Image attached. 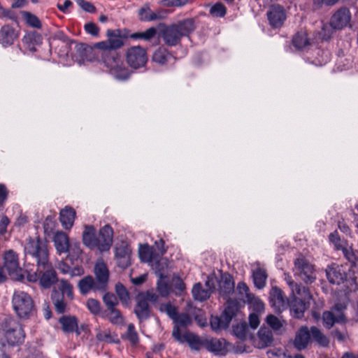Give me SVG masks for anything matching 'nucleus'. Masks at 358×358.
<instances>
[{
  "instance_id": "obj_1",
  "label": "nucleus",
  "mask_w": 358,
  "mask_h": 358,
  "mask_svg": "<svg viewBox=\"0 0 358 358\" xmlns=\"http://www.w3.org/2000/svg\"><path fill=\"white\" fill-rule=\"evenodd\" d=\"M159 310L161 313H166L173 320L174 325L172 336L177 342L180 344L187 343L193 350H201L204 344L201 338L187 330V328L192 323L189 314L178 313V308L171 302L160 304Z\"/></svg>"
},
{
  "instance_id": "obj_2",
  "label": "nucleus",
  "mask_w": 358,
  "mask_h": 358,
  "mask_svg": "<svg viewBox=\"0 0 358 358\" xmlns=\"http://www.w3.org/2000/svg\"><path fill=\"white\" fill-rule=\"evenodd\" d=\"M128 29H108L106 31L107 39L94 44V48L101 50V60L109 58H117L119 54L117 50L124 45V41L129 38Z\"/></svg>"
},
{
  "instance_id": "obj_3",
  "label": "nucleus",
  "mask_w": 358,
  "mask_h": 358,
  "mask_svg": "<svg viewBox=\"0 0 358 358\" xmlns=\"http://www.w3.org/2000/svg\"><path fill=\"white\" fill-rule=\"evenodd\" d=\"M2 332L7 343L10 346L22 345L25 338V333L22 324L16 320L8 317L0 320V333Z\"/></svg>"
},
{
  "instance_id": "obj_4",
  "label": "nucleus",
  "mask_w": 358,
  "mask_h": 358,
  "mask_svg": "<svg viewBox=\"0 0 358 358\" xmlns=\"http://www.w3.org/2000/svg\"><path fill=\"white\" fill-rule=\"evenodd\" d=\"M12 307L20 319H29L36 313V308L32 297L22 290H15L12 296Z\"/></svg>"
},
{
  "instance_id": "obj_5",
  "label": "nucleus",
  "mask_w": 358,
  "mask_h": 358,
  "mask_svg": "<svg viewBox=\"0 0 358 358\" xmlns=\"http://www.w3.org/2000/svg\"><path fill=\"white\" fill-rule=\"evenodd\" d=\"M25 256L34 259L37 265H41L48 262V250L45 241L36 237L29 238L26 240L24 247Z\"/></svg>"
},
{
  "instance_id": "obj_6",
  "label": "nucleus",
  "mask_w": 358,
  "mask_h": 358,
  "mask_svg": "<svg viewBox=\"0 0 358 358\" xmlns=\"http://www.w3.org/2000/svg\"><path fill=\"white\" fill-rule=\"evenodd\" d=\"M27 279L31 282L38 280L43 288H50L57 281V276L56 271L48 261L43 264L37 265L36 271L27 273Z\"/></svg>"
},
{
  "instance_id": "obj_7",
  "label": "nucleus",
  "mask_w": 358,
  "mask_h": 358,
  "mask_svg": "<svg viewBox=\"0 0 358 358\" xmlns=\"http://www.w3.org/2000/svg\"><path fill=\"white\" fill-rule=\"evenodd\" d=\"M58 290L52 294V301L58 313H64L66 310L67 303L73 299V286L66 280H59Z\"/></svg>"
},
{
  "instance_id": "obj_8",
  "label": "nucleus",
  "mask_w": 358,
  "mask_h": 358,
  "mask_svg": "<svg viewBox=\"0 0 358 358\" xmlns=\"http://www.w3.org/2000/svg\"><path fill=\"white\" fill-rule=\"evenodd\" d=\"M225 300L227 306L220 316H212L210 320L211 328L216 331L227 329L239 308L237 300L230 298Z\"/></svg>"
},
{
  "instance_id": "obj_9",
  "label": "nucleus",
  "mask_w": 358,
  "mask_h": 358,
  "mask_svg": "<svg viewBox=\"0 0 358 358\" xmlns=\"http://www.w3.org/2000/svg\"><path fill=\"white\" fill-rule=\"evenodd\" d=\"M293 272L305 283H313L316 279L314 266L303 257L296 258L294 262Z\"/></svg>"
},
{
  "instance_id": "obj_10",
  "label": "nucleus",
  "mask_w": 358,
  "mask_h": 358,
  "mask_svg": "<svg viewBox=\"0 0 358 358\" xmlns=\"http://www.w3.org/2000/svg\"><path fill=\"white\" fill-rule=\"evenodd\" d=\"M125 57L127 64L134 69L144 67L148 59L146 50L140 45L127 48Z\"/></svg>"
},
{
  "instance_id": "obj_11",
  "label": "nucleus",
  "mask_w": 358,
  "mask_h": 358,
  "mask_svg": "<svg viewBox=\"0 0 358 358\" xmlns=\"http://www.w3.org/2000/svg\"><path fill=\"white\" fill-rule=\"evenodd\" d=\"M312 299L310 293L309 298L296 294H290L288 305L291 315L296 319L303 317L304 313L309 308Z\"/></svg>"
},
{
  "instance_id": "obj_12",
  "label": "nucleus",
  "mask_w": 358,
  "mask_h": 358,
  "mask_svg": "<svg viewBox=\"0 0 358 358\" xmlns=\"http://www.w3.org/2000/svg\"><path fill=\"white\" fill-rule=\"evenodd\" d=\"M102 62L117 80H125L130 77L131 72L123 64L120 56H118L117 58L103 59Z\"/></svg>"
},
{
  "instance_id": "obj_13",
  "label": "nucleus",
  "mask_w": 358,
  "mask_h": 358,
  "mask_svg": "<svg viewBox=\"0 0 358 358\" xmlns=\"http://www.w3.org/2000/svg\"><path fill=\"white\" fill-rule=\"evenodd\" d=\"M159 26L163 27V29L161 30L160 35L165 45L172 47L180 43L182 37L173 24L167 26L162 23L160 24Z\"/></svg>"
},
{
  "instance_id": "obj_14",
  "label": "nucleus",
  "mask_w": 358,
  "mask_h": 358,
  "mask_svg": "<svg viewBox=\"0 0 358 358\" xmlns=\"http://www.w3.org/2000/svg\"><path fill=\"white\" fill-rule=\"evenodd\" d=\"M113 230L112 227L106 224L99 229V234L96 236L97 246L96 249L100 252L109 250L113 243Z\"/></svg>"
},
{
  "instance_id": "obj_15",
  "label": "nucleus",
  "mask_w": 358,
  "mask_h": 358,
  "mask_svg": "<svg viewBox=\"0 0 358 358\" xmlns=\"http://www.w3.org/2000/svg\"><path fill=\"white\" fill-rule=\"evenodd\" d=\"M351 15L347 8L338 9L332 16L330 25L334 29H342L350 23Z\"/></svg>"
},
{
  "instance_id": "obj_16",
  "label": "nucleus",
  "mask_w": 358,
  "mask_h": 358,
  "mask_svg": "<svg viewBox=\"0 0 358 358\" xmlns=\"http://www.w3.org/2000/svg\"><path fill=\"white\" fill-rule=\"evenodd\" d=\"M267 17L272 27L279 28L283 24L286 19V13L282 6L273 5L267 12Z\"/></svg>"
},
{
  "instance_id": "obj_17",
  "label": "nucleus",
  "mask_w": 358,
  "mask_h": 358,
  "mask_svg": "<svg viewBox=\"0 0 358 358\" xmlns=\"http://www.w3.org/2000/svg\"><path fill=\"white\" fill-rule=\"evenodd\" d=\"M235 288V283L233 278L229 273H224L221 276L220 280L218 281V292L219 294L224 299H229L231 295L234 294Z\"/></svg>"
},
{
  "instance_id": "obj_18",
  "label": "nucleus",
  "mask_w": 358,
  "mask_h": 358,
  "mask_svg": "<svg viewBox=\"0 0 358 358\" xmlns=\"http://www.w3.org/2000/svg\"><path fill=\"white\" fill-rule=\"evenodd\" d=\"M20 33L10 25L6 24L0 28V44L3 48L12 45L18 38Z\"/></svg>"
},
{
  "instance_id": "obj_19",
  "label": "nucleus",
  "mask_w": 358,
  "mask_h": 358,
  "mask_svg": "<svg viewBox=\"0 0 358 358\" xmlns=\"http://www.w3.org/2000/svg\"><path fill=\"white\" fill-rule=\"evenodd\" d=\"M136 300L134 312L136 317L140 322L148 320L151 315V310L147 299L143 295H138Z\"/></svg>"
},
{
  "instance_id": "obj_20",
  "label": "nucleus",
  "mask_w": 358,
  "mask_h": 358,
  "mask_svg": "<svg viewBox=\"0 0 358 358\" xmlns=\"http://www.w3.org/2000/svg\"><path fill=\"white\" fill-rule=\"evenodd\" d=\"M270 303L276 312H282L287 307V301L282 291L278 287H273L270 292Z\"/></svg>"
},
{
  "instance_id": "obj_21",
  "label": "nucleus",
  "mask_w": 358,
  "mask_h": 358,
  "mask_svg": "<svg viewBox=\"0 0 358 358\" xmlns=\"http://www.w3.org/2000/svg\"><path fill=\"white\" fill-rule=\"evenodd\" d=\"M310 339V330L308 327L302 326L296 333L293 345L296 350L301 351L308 347Z\"/></svg>"
},
{
  "instance_id": "obj_22",
  "label": "nucleus",
  "mask_w": 358,
  "mask_h": 358,
  "mask_svg": "<svg viewBox=\"0 0 358 358\" xmlns=\"http://www.w3.org/2000/svg\"><path fill=\"white\" fill-rule=\"evenodd\" d=\"M94 273L96 275V282L99 285L98 288L106 289L108 281L109 271L106 264L102 259L96 262L94 266Z\"/></svg>"
},
{
  "instance_id": "obj_23",
  "label": "nucleus",
  "mask_w": 358,
  "mask_h": 358,
  "mask_svg": "<svg viewBox=\"0 0 358 358\" xmlns=\"http://www.w3.org/2000/svg\"><path fill=\"white\" fill-rule=\"evenodd\" d=\"M4 268L10 275L16 274L21 271L18 256L13 250H8L4 254Z\"/></svg>"
},
{
  "instance_id": "obj_24",
  "label": "nucleus",
  "mask_w": 358,
  "mask_h": 358,
  "mask_svg": "<svg viewBox=\"0 0 358 358\" xmlns=\"http://www.w3.org/2000/svg\"><path fill=\"white\" fill-rule=\"evenodd\" d=\"M326 274L328 280L331 284L340 285L346 278L345 273L342 271L341 266L338 265L328 266Z\"/></svg>"
},
{
  "instance_id": "obj_25",
  "label": "nucleus",
  "mask_w": 358,
  "mask_h": 358,
  "mask_svg": "<svg viewBox=\"0 0 358 358\" xmlns=\"http://www.w3.org/2000/svg\"><path fill=\"white\" fill-rule=\"evenodd\" d=\"M54 245L59 254L66 253L69 248V238L63 231H57L53 236Z\"/></svg>"
},
{
  "instance_id": "obj_26",
  "label": "nucleus",
  "mask_w": 358,
  "mask_h": 358,
  "mask_svg": "<svg viewBox=\"0 0 358 358\" xmlns=\"http://www.w3.org/2000/svg\"><path fill=\"white\" fill-rule=\"evenodd\" d=\"M83 244L88 248L93 250L97 246L96 229L92 225H87L82 236Z\"/></svg>"
},
{
  "instance_id": "obj_27",
  "label": "nucleus",
  "mask_w": 358,
  "mask_h": 358,
  "mask_svg": "<svg viewBox=\"0 0 358 358\" xmlns=\"http://www.w3.org/2000/svg\"><path fill=\"white\" fill-rule=\"evenodd\" d=\"M75 217L74 209L70 206H66L59 213V220L62 227L66 229H70L73 225Z\"/></svg>"
},
{
  "instance_id": "obj_28",
  "label": "nucleus",
  "mask_w": 358,
  "mask_h": 358,
  "mask_svg": "<svg viewBox=\"0 0 358 358\" xmlns=\"http://www.w3.org/2000/svg\"><path fill=\"white\" fill-rule=\"evenodd\" d=\"M284 280L291 290L290 294H296L297 295L306 296L308 298L310 297L309 289L307 287L295 282L289 273H284Z\"/></svg>"
},
{
  "instance_id": "obj_29",
  "label": "nucleus",
  "mask_w": 358,
  "mask_h": 358,
  "mask_svg": "<svg viewBox=\"0 0 358 358\" xmlns=\"http://www.w3.org/2000/svg\"><path fill=\"white\" fill-rule=\"evenodd\" d=\"M59 322L64 333L69 334L77 331L78 334H80V332L78 331V319L75 316L64 315L59 318Z\"/></svg>"
},
{
  "instance_id": "obj_30",
  "label": "nucleus",
  "mask_w": 358,
  "mask_h": 358,
  "mask_svg": "<svg viewBox=\"0 0 358 358\" xmlns=\"http://www.w3.org/2000/svg\"><path fill=\"white\" fill-rule=\"evenodd\" d=\"M99 285L94 280L92 276L87 275L80 280L78 284L79 290L82 294H87L91 290H103L98 288Z\"/></svg>"
},
{
  "instance_id": "obj_31",
  "label": "nucleus",
  "mask_w": 358,
  "mask_h": 358,
  "mask_svg": "<svg viewBox=\"0 0 358 358\" xmlns=\"http://www.w3.org/2000/svg\"><path fill=\"white\" fill-rule=\"evenodd\" d=\"M156 273L159 276V279L157 282V289L162 297H167L171 292L170 281L168 280L167 277L164 275L159 269Z\"/></svg>"
},
{
  "instance_id": "obj_32",
  "label": "nucleus",
  "mask_w": 358,
  "mask_h": 358,
  "mask_svg": "<svg viewBox=\"0 0 358 358\" xmlns=\"http://www.w3.org/2000/svg\"><path fill=\"white\" fill-rule=\"evenodd\" d=\"M22 43L32 51L35 47L42 43V36L36 31H30L25 34L22 38Z\"/></svg>"
},
{
  "instance_id": "obj_33",
  "label": "nucleus",
  "mask_w": 358,
  "mask_h": 358,
  "mask_svg": "<svg viewBox=\"0 0 358 358\" xmlns=\"http://www.w3.org/2000/svg\"><path fill=\"white\" fill-rule=\"evenodd\" d=\"M115 255L120 266L126 268L130 264V251L127 246L120 245L117 247Z\"/></svg>"
},
{
  "instance_id": "obj_34",
  "label": "nucleus",
  "mask_w": 358,
  "mask_h": 358,
  "mask_svg": "<svg viewBox=\"0 0 358 358\" xmlns=\"http://www.w3.org/2000/svg\"><path fill=\"white\" fill-rule=\"evenodd\" d=\"M182 37L188 36L196 28L194 20L187 18L173 24Z\"/></svg>"
},
{
  "instance_id": "obj_35",
  "label": "nucleus",
  "mask_w": 358,
  "mask_h": 358,
  "mask_svg": "<svg viewBox=\"0 0 358 358\" xmlns=\"http://www.w3.org/2000/svg\"><path fill=\"white\" fill-rule=\"evenodd\" d=\"M192 294L194 299L199 301H205L211 296L210 289L203 288L201 282L194 285Z\"/></svg>"
},
{
  "instance_id": "obj_36",
  "label": "nucleus",
  "mask_w": 358,
  "mask_h": 358,
  "mask_svg": "<svg viewBox=\"0 0 358 358\" xmlns=\"http://www.w3.org/2000/svg\"><path fill=\"white\" fill-rule=\"evenodd\" d=\"M172 58V55L165 48L159 47L153 52L152 60L159 65H164Z\"/></svg>"
},
{
  "instance_id": "obj_37",
  "label": "nucleus",
  "mask_w": 358,
  "mask_h": 358,
  "mask_svg": "<svg viewBox=\"0 0 358 358\" xmlns=\"http://www.w3.org/2000/svg\"><path fill=\"white\" fill-rule=\"evenodd\" d=\"M345 321L344 315H334L331 311H324L322 314V322L327 329H331L336 322Z\"/></svg>"
},
{
  "instance_id": "obj_38",
  "label": "nucleus",
  "mask_w": 358,
  "mask_h": 358,
  "mask_svg": "<svg viewBox=\"0 0 358 358\" xmlns=\"http://www.w3.org/2000/svg\"><path fill=\"white\" fill-rule=\"evenodd\" d=\"M310 337L319 345L322 347H327L329 344V339L324 335L322 331L316 327H311Z\"/></svg>"
},
{
  "instance_id": "obj_39",
  "label": "nucleus",
  "mask_w": 358,
  "mask_h": 358,
  "mask_svg": "<svg viewBox=\"0 0 358 358\" xmlns=\"http://www.w3.org/2000/svg\"><path fill=\"white\" fill-rule=\"evenodd\" d=\"M170 284L171 292L176 296H180L185 293V284L179 276L173 275L170 280Z\"/></svg>"
},
{
  "instance_id": "obj_40",
  "label": "nucleus",
  "mask_w": 358,
  "mask_h": 358,
  "mask_svg": "<svg viewBox=\"0 0 358 358\" xmlns=\"http://www.w3.org/2000/svg\"><path fill=\"white\" fill-rule=\"evenodd\" d=\"M139 19L141 21H154L162 18L160 12H152L148 6H143L138 11Z\"/></svg>"
},
{
  "instance_id": "obj_41",
  "label": "nucleus",
  "mask_w": 358,
  "mask_h": 358,
  "mask_svg": "<svg viewBox=\"0 0 358 358\" xmlns=\"http://www.w3.org/2000/svg\"><path fill=\"white\" fill-rule=\"evenodd\" d=\"M139 257L143 262H152L155 259V250L153 247L148 244L140 245L138 250Z\"/></svg>"
},
{
  "instance_id": "obj_42",
  "label": "nucleus",
  "mask_w": 358,
  "mask_h": 358,
  "mask_svg": "<svg viewBox=\"0 0 358 358\" xmlns=\"http://www.w3.org/2000/svg\"><path fill=\"white\" fill-rule=\"evenodd\" d=\"M206 347L208 350L216 352L221 353L222 352L225 348V340L224 339H218V338H212L206 343Z\"/></svg>"
},
{
  "instance_id": "obj_43",
  "label": "nucleus",
  "mask_w": 358,
  "mask_h": 358,
  "mask_svg": "<svg viewBox=\"0 0 358 358\" xmlns=\"http://www.w3.org/2000/svg\"><path fill=\"white\" fill-rule=\"evenodd\" d=\"M157 34V29L152 27L143 32H136L131 34H129V38L138 40L142 39L145 41H149L152 38H153Z\"/></svg>"
},
{
  "instance_id": "obj_44",
  "label": "nucleus",
  "mask_w": 358,
  "mask_h": 358,
  "mask_svg": "<svg viewBox=\"0 0 358 358\" xmlns=\"http://www.w3.org/2000/svg\"><path fill=\"white\" fill-rule=\"evenodd\" d=\"M266 278V271L262 268H257L253 272L254 284L258 289H262L265 287Z\"/></svg>"
},
{
  "instance_id": "obj_45",
  "label": "nucleus",
  "mask_w": 358,
  "mask_h": 358,
  "mask_svg": "<svg viewBox=\"0 0 358 358\" xmlns=\"http://www.w3.org/2000/svg\"><path fill=\"white\" fill-rule=\"evenodd\" d=\"M107 312L106 317L112 324H122L124 323V317L116 308L108 309Z\"/></svg>"
},
{
  "instance_id": "obj_46",
  "label": "nucleus",
  "mask_w": 358,
  "mask_h": 358,
  "mask_svg": "<svg viewBox=\"0 0 358 358\" xmlns=\"http://www.w3.org/2000/svg\"><path fill=\"white\" fill-rule=\"evenodd\" d=\"M294 46L298 50H303L309 45V41L306 33H297L292 39Z\"/></svg>"
},
{
  "instance_id": "obj_47",
  "label": "nucleus",
  "mask_w": 358,
  "mask_h": 358,
  "mask_svg": "<svg viewBox=\"0 0 358 358\" xmlns=\"http://www.w3.org/2000/svg\"><path fill=\"white\" fill-rule=\"evenodd\" d=\"M22 15L28 25L36 29L41 28V22L36 15L28 11H22Z\"/></svg>"
},
{
  "instance_id": "obj_48",
  "label": "nucleus",
  "mask_w": 358,
  "mask_h": 358,
  "mask_svg": "<svg viewBox=\"0 0 358 358\" xmlns=\"http://www.w3.org/2000/svg\"><path fill=\"white\" fill-rule=\"evenodd\" d=\"M69 256L71 259H77L82 254L80 243L77 241H72L69 243Z\"/></svg>"
},
{
  "instance_id": "obj_49",
  "label": "nucleus",
  "mask_w": 358,
  "mask_h": 358,
  "mask_svg": "<svg viewBox=\"0 0 358 358\" xmlns=\"http://www.w3.org/2000/svg\"><path fill=\"white\" fill-rule=\"evenodd\" d=\"M209 13L213 17H223L227 13V8L224 4L218 2L210 7Z\"/></svg>"
},
{
  "instance_id": "obj_50",
  "label": "nucleus",
  "mask_w": 358,
  "mask_h": 358,
  "mask_svg": "<svg viewBox=\"0 0 358 358\" xmlns=\"http://www.w3.org/2000/svg\"><path fill=\"white\" fill-rule=\"evenodd\" d=\"M266 323L275 331L279 330L286 324L285 320H280L278 317L273 315H268L266 317Z\"/></svg>"
},
{
  "instance_id": "obj_51",
  "label": "nucleus",
  "mask_w": 358,
  "mask_h": 358,
  "mask_svg": "<svg viewBox=\"0 0 358 358\" xmlns=\"http://www.w3.org/2000/svg\"><path fill=\"white\" fill-rule=\"evenodd\" d=\"M246 301L249 304L252 306V307L255 311L259 312V313H262L264 311V303L260 299L256 297L254 294L252 296H250L248 299H247Z\"/></svg>"
},
{
  "instance_id": "obj_52",
  "label": "nucleus",
  "mask_w": 358,
  "mask_h": 358,
  "mask_svg": "<svg viewBox=\"0 0 358 358\" xmlns=\"http://www.w3.org/2000/svg\"><path fill=\"white\" fill-rule=\"evenodd\" d=\"M115 292L120 300L123 303H127L129 300V292L126 287L121 283H117L115 285Z\"/></svg>"
},
{
  "instance_id": "obj_53",
  "label": "nucleus",
  "mask_w": 358,
  "mask_h": 358,
  "mask_svg": "<svg viewBox=\"0 0 358 358\" xmlns=\"http://www.w3.org/2000/svg\"><path fill=\"white\" fill-rule=\"evenodd\" d=\"M103 302L107 307V309L115 308L118 304L117 297L114 294L106 293L103 297Z\"/></svg>"
},
{
  "instance_id": "obj_54",
  "label": "nucleus",
  "mask_w": 358,
  "mask_h": 358,
  "mask_svg": "<svg viewBox=\"0 0 358 358\" xmlns=\"http://www.w3.org/2000/svg\"><path fill=\"white\" fill-rule=\"evenodd\" d=\"M190 2V0H162L160 3L166 7L181 8Z\"/></svg>"
},
{
  "instance_id": "obj_55",
  "label": "nucleus",
  "mask_w": 358,
  "mask_h": 358,
  "mask_svg": "<svg viewBox=\"0 0 358 358\" xmlns=\"http://www.w3.org/2000/svg\"><path fill=\"white\" fill-rule=\"evenodd\" d=\"M127 338L133 345H136L139 341L138 334L135 330V327L131 323L127 327Z\"/></svg>"
},
{
  "instance_id": "obj_56",
  "label": "nucleus",
  "mask_w": 358,
  "mask_h": 358,
  "mask_svg": "<svg viewBox=\"0 0 358 358\" xmlns=\"http://www.w3.org/2000/svg\"><path fill=\"white\" fill-rule=\"evenodd\" d=\"M258 335L259 339L264 343L265 345L271 344L273 341V334L270 330L260 329Z\"/></svg>"
},
{
  "instance_id": "obj_57",
  "label": "nucleus",
  "mask_w": 358,
  "mask_h": 358,
  "mask_svg": "<svg viewBox=\"0 0 358 358\" xmlns=\"http://www.w3.org/2000/svg\"><path fill=\"white\" fill-rule=\"evenodd\" d=\"M236 289L242 299L247 300L250 296L253 295L250 293L249 287L244 282H238Z\"/></svg>"
},
{
  "instance_id": "obj_58",
  "label": "nucleus",
  "mask_w": 358,
  "mask_h": 358,
  "mask_svg": "<svg viewBox=\"0 0 358 358\" xmlns=\"http://www.w3.org/2000/svg\"><path fill=\"white\" fill-rule=\"evenodd\" d=\"M86 305L88 310L94 315H97L101 311L100 303L97 300L89 299Z\"/></svg>"
},
{
  "instance_id": "obj_59",
  "label": "nucleus",
  "mask_w": 358,
  "mask_h": 358,
  "mask_svg": "<svg viewBox=\"0 0 358 358\" xmlns=\"http://www.w3.org/2000/svg\"><path fill=\"white\" fill-rule=\"evenodd\" d=\"M84 29L87 34L92 36L97 37L99 34L100 29L99 27L92 22L86 23L84 26Z\"/></svg>"
},
{
  "instance_id": "obj_60",
  "label": "nucleus",
  "mask_w": 358,
  "mask_h": 358,
  "mask_svg": "<svg viewBox=\"0 0 358 358\" xmlns=\"http://www.w3.org/2000/svg\"><path fill=\"white\" fill-rule=\"evenodd\" d=\"M78 6L85 11L94 13L96 12V7L90 2L86 1L85 0H76Z\"/></svg>"
},
{
  "instance_id": "obj_61",
  "label": "nucleus",
  "mask_w": 358,
  "mask_h": 358,
  "mask_svg": "<svg viewBox=\"0 0 358 358\" xmlns=\"http://www.w3.org/2000/svg\"><path fill=\"white\" fill-rule=\"evenodd\" d=\"M329 240L334 245L337 250L343 248L341 240L337 231H334L329 234Z\"/></svg>"
},
{
  "instance_id": "obj_62",
  "label": "nucleus",
  "mask_w": 358,
  "mask_h": 358,
  "mask_svg": "<svg viewBox=\"0 0 358 358\" xmlns=\"http://www.w3.org/2000/svg\"><path fill=\"white\" fill-rule=\"evenodd\" d=\"M339 0H313V3L315 9H319L322 5L333 6Z\"/></svg>"
},
{
  "instance_id": "obj_63",
  "label": "nucleus",
  "mask_w": 358,
  "mask_h": 358,
  "mask_svg": "<svg viewBox=\"0 0 358 358\" xmlns=\"http://www.w3.org/2000/svg\"><path fill=\"white\" fill-rule=\"evenodd\" d=\"M10 223L8 217L6 215L2 216L0 221V236H3L7 231V227Z\"/></svg>"
},
{
  "instance_id": "obj_64",
  "label": "nucleus",
  "mask_w": 358,
  "mask_h": 358,
  "mask_svg": "<svg viewBox=\"0 0 358 358\" xmlns=\"http://www.w3.org/2000/svg\"><path fill=\"white\" fill-rule=\"evenodd\" d=\"M249 324L252 329H256L259 324V316L255 313H252L249 316Z\"/></svg>"
}]
</instances>
